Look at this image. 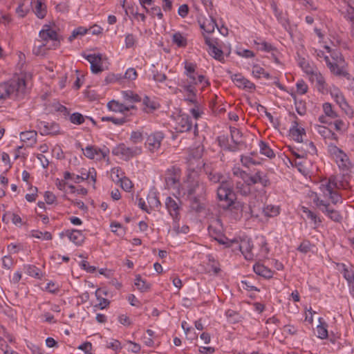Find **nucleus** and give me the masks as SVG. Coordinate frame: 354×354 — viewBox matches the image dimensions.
<instances>
[{
	"label": "nucleus",
	"instance_id": "obj_27",
	"mask_svg": "<svg viewBox=\"0 0 354 354\" xmlns=\"http://www.w3.org/2000/svg\"><path fill=\"white\" fill-rule=\"evenodd\" d=\"M32 10L37 18L44 19L47 14V6L45 0H31Z\"/></svg>",
	"mask_w": 354,
	"mask_h": 354
},
{
	"label": "nucleus",
	"instance_id": "obj_5",
	"mask_svg": "<svg viewBox=\"0 0 354 354\" xmlns=\"http://www.w3.org/2000/svg\"><path fill=\"white\" fill-rule=\"evenodd\" d=\"M184 64V75L186 79L181 80L179 86L185 88V86H192L193 88H196V86L201 84L203 88L210 85V82L206 77L202 74H199L197 70L196 64L188 61H185Z\"/></svg>",
	"mask_w": 354,
	"mask_h": 354
},
{
	"label": "nucleus",
	"instance_id": "obj_64",
	"mask_svg": "<svg viewBox=\"0 0 354 354\" xmlns=\"http://www.w3.org/2000/svg\"><path fill=\"white\" fill-rule=\"evenodd\" d=\"M136 42L135 36L133 34H127L125 37V46L127 48L133 47Z\"/></svg>",
	"mask_w": 354,
	"mask_h": 354
},
{
	"label": "nucleus",
	"instance_id": "obj_19",
	"mask_svg": "<svg viewBox=\"0 0 354 354\" xmlns=\"http://www.w3.org/2000/svg\"><path fill=\"white\" fill-rule=\"evenodd\" d=\"M59 236L60 238L67 236L71 242L77 246L81 245L85 240V236L82 231L76 229L66 230L62 232L59 233Z\"/></svg>",
	"mask_w": 354,
	"mask_h": 354
},
{
	"label": "nucleus",
	"instance_id": "obj_62",
	"mask_svg": "<svg viewBox=\"0 0 354 354\" xmlns=\"http://www.w3.org/2000/svg\"><path fill=\"white\" fill-rule=\"evenodd\" d=\"M29 12L28 8H24V3H20L16 8V13L19 17H25Z\"/></svg>",
	"mask_w": 354,
	"mask_h": 354
},
{
	"label": "nucleus",
	"instance_id": "obj_26",
	"mask_svg": "<svg viewBox=\"0 0 354 354\" xmlns=\"http://www.w3.org/2000/svg\"><path fill=\"white\" fill-rule=\"evenodd\" d=\"M231 79L239 88L248 90L255 89L254 84L245 78L241 74H234L231 76Z\"/></svg>",
	"mask_w": 354,
	"mask_h": 354
},
{
	"label": "nucleus",
	"instance_id": "obj_34",
	"mask_svg": "<svg viewBox=\"0 0 354 354\" xmlns=\"http://www.w3.org/2000/svg\"><path fill=\"white\" fill-rule=\"evenodd\" d=\"M108 109L113 112H118L124 114L128 111V108L126 107V104L120 103L116 100H111L107 103Z\"/></svg>",
	"mask_w": 354,
	"mask_h": 354
},
{
	"label": "nucleus",
	"instance_id": "obj_40",
	"mask_svg": "<svg viewBox=\"0 0 354 354\" xmlns=\"http://www.w3.org/2000/svg\"><path fill=\"white\" fill-rule=\"evenodd\" d=\"M235 187L237 192L242 196H248L251 192V185H248L244 181H237Z\"/></svg>",
	"mask_w": 354,
	"mask_h": 354
},
{
	"label": "nucleus",
	"instance_id": "obj_21",
	"mask_svg": "<svg viewBox=\"0 0 354 354\" xmlns=\"http://www.w3.org/2000/svg\"><path fill=\"white\" fill-rule=\"evenodd\" d=\"M83 57L91 64V71L93 73L97 74L103 71L101 54L83 55Z\"/></svg>",
	"mask_w": 354,
	"mask_h": 354
},
{
	"label": "nucleus",
	"instance_id": "obj_16",
	"mask_svg": "<svg viewBox=\"0 0 354 354\" xmlns=\"http://www.w3.org/2000/svg\"><path fill=\"white\" fill-rule=\"evenodd\" d=\"M334 268L340 272L346 279L351 290L354 294V272L352 270V266L344 263H337Z\"/></svg>",
	"mask_w": 354,
	"mask_h": 354
},
{
	"label": "nucleus",
	"instance_id": "obj_61",
	"mask_svg": "<svg viewBox=\"0 0 354 354\" xmlns=\"http://www.w3.org/2000/svg\"><path fill=\"white\" fill-rule=\"evenodd\" d=\"M259 245L261 247L260 251L264 255L266 256L270 252V249L268 246V243L264 236H262L260 239Z\"/></svg>",
	"mask_w": 354,
	"mask_h": 354
},
{
	"label": "nucleus",
	"instance_id": "obj_56",
	"mask_svg": "<svg viewBox=\"0 0 354 354\" xmlns=\"http://www.w3.org/2000/svg\"><path fill=\"white\" fill-rule=\"evenodd\" d=\"M310 78L313 82H316L317 88H318V86L325 84L324 77L322 76L320 73H318L316 71L310 76Z\"/></svg>",
	"mask_w": 354,
	"mask_h": 354
},
{
	"label": "nucleus",
	"instance_id": "obj_14",
	"mask_svg": "<svg viewBox=\"0 0 354 354\" xmlns=\"http://www.w3.org/2000/svg\"><path fill=\"white\" fill-rule=\"evenodd\" d=\"M180 205L181 201L178 198L174 199L171 196H167L165 201V207L175 222L180 221Z\"/></svg>",
	"mask_w": 354,
	"mask_h": 354
},
{
	"label": "nucleus",
	"instance_id": "obj_24",
	"mask_svg": "<svg viewBox=\"0 0 354 354\" xmlns=\"http://www.w3.org/2000/svg\"><path fill=\"white\" fill-rule=\"evenodd\" d=\"M41 135H58L60 133L59 124L55 122H48L41 121L39 122Z\"/></svg>",
	"mask_w": 354,
	"mask_h": 354
},
{
	"label": "nucleus",
	"instance_id": "obj_41",
	"mask_svg": "<svg viewBox=\"0 0 354 354\" xmlns=\"http://www.w3.org/2000/svg\"><path fill=\"white\" fill-rule=\"evenodd\" d=\"M252 74L257 78H260L261 77H263L266 80H270L272 77L269 73L266 72L263 68L258 65L253 66Z\"/></svg>",
	"mask_w": 354,
	"mask_h": 354
},
{
	"label": "nucleus",
	"instance_id": "obj_42",
	"mask_svg": "<svg viewBox=\"0 0 354 354\" xmlns=\"http://www.w3.org/2000/svg\"><path fill=\"white\" fill-rule=\"evenodd\" d=\"M263 213L267 217H274L279 214V207L273 205H268L263 207Z\"/></svg>",
	"mask_w": 354,
	"mask_h": 354
},
{
	"label": "nucleus",
	"instance_id": "obj_11",
	"mask_svg": "<svg viewBox=\"0 0 354 354\" xmlns=\"http://www.w3.org/2000/svg\"><path fill=\"white\" fill-rule=\"evenodd\" d=\"M84 155L89 159H96L101 160L109 156L110 150L106 146L99 148L96 146L88 145L85 149H82Z\"/></svg>",
	"mask_w": 354,
	"mask_h": 354
},
{
	"label": "nucleus",
	"instance_id": "obj_23",
	"mask_svg": "<svg viewBox=\"0 0 354 354\" xmlns=\"http://www.w3.org/2000/svg\"><path fill=\"white\" fill-rule=\"evenodd\" d=\"M235 244L237 245V248L241 252L246 260H253L254 254L252 252L253 243L250 239H243L239 243L237 241V243Z\"/></svg>",
	"mask_w": 354,
	"mask_h": 354
},
{
	"label": "nucleus",
	"instance_id": "obj_3",
	"mask_svg": "<svg viewBox=\"0 0 354 354\" xmlns=\"http://www.w3.org/2000/svg\"><path fill=\"white\" fill-rule=\"evenodd\" d=\"M332 177L324 178L319 183L320 193L312 192L313 203L328 218H332V210L330 209V199L332 198Z\"/></svg>",
	"mask_w": 354,
	"mask_h": 354
},
{
	"label": "nucleus",
	"instance_id": "obj_12",
	"mask_svg": "<svg viewBox=\"0 0 354 354\" xmlns=\"http://www.w3.org/2000/svg\"><path fill=\"white\" fill-rule=\"evenodd\" d=\"M165 135L162 131H155L149 134L145 141L146 147L151 153L157 151L161 147Z\"/></svg>",
	"mask_w": 354,
	"mask_h": 354
},
{
	"label": "nucleus",
	"instance_id": "obj_28",
	"mask_svg": "<svg viewBox=\"0 0 354 354\" xmlns=\"http://www.w3.org/2000/svg\"><path fill=\"white\" fill-rule=\"evenodd\" d=\"M253 270L257 274L266 279H271L274 273V271L267 268L264 265L260 263L254 264L253 266Z\"/></svg>",
	"mask_w": 354,
	"mask_h": 354
},
{
	"label": "nucleus",
	"instance_id": "obj_37",
	"mask_svg": "<svg viewBox=\"0 0 354 354\" xmlns=\"http://www.w3.org/2000/svg\"><path fill=\"white\" fill-rule=\"evenodd\" d=\"M172 42L178 48H185L187 45V38L180 32H175L172 35Z\"/></svg>",
	"mask_w": 354,
	"mask_h": 354
},
{
	"label": "nucleus",
	"instance_id": "obj_20",
	"mask_svg": "<svg viewBox=\"0 0 354 354\" xmlns=\"http://www.w3.org/2000/svg\"><path fill=\"white\" fill-rule=\"evenodd\" d=\"M333 98L340 109L348 117L353 115L352 108L348 105L344 97L338 89H333Z\"/></svg>",
	"mask_w": 354,
	"mask_h": 354
},
{
	"label": "nucleus",
	"instance_id": "obj_47",
	"mask_svg": "<svg viewBox=\"0 0 354 354\" xmlns=\"http://www.w3.org/2000/svg\"><path fill=\"white\" fill-rule=\"evenodd\" d=\"M315 53L316 54L317 57L321 61H324L329 68L330 71H332V62L330 61L328 55L322 50H315Z\"/></svg>",
	"mask_w": 354,
	"mask_h": 354
},
{
	"label": "nucleus",
	"instance_id": "obj_57",
	"mask_svg": "<svg viewBox=\"0 0 354 354\" xmlns=\"http://www.w3.org/2000/svg\"><path fill=\"white\" fill-rule=\"evenodd\" d=\"M310 78L313 82H316L317 88H318V86L325 84L324 77L322 76L320 73H318L316 71L310 76Z\"/></svg>",
	"mask_w": 354,
	"mask_h": 354
},
{
	"label": "nucleus",
	"instance_id": "obj_9",
	"mask_svg": "<svg viewBox=\"0 0 354 354\" xmlns=\"http://www.w3.org/2000/svg\"><path fill=\"white\" fill-rule=\"evenodd\" d=\"M39 37L42 42L46 44L49 41H53V44L47 48L48 49H56L60 45V39L57 31L52 29L48 24L43 26V28L39 32Z\"/></svg>",
	"mask_w": 354,
	"mask_h": 354
},
{
	"label": "nucleus",
	"instance_id": "obj_53",
	"mask_svg": "<svg viewBox=\"0 0 354 354\" xmlns=\"http://www.w3.org/2000/svg\"><path fill=\"white\" fill-rule=\"evenodd\" d=\"M121 187L126 192H130L133 187L132 182L126 176L119 178Z\"/></svg>",
	"mask_w": 354,
	"mask_h": 354
},
{
	"label": "nucleus",
	"instance_id": "obj_38",
	"mask_svg": "<svg viewBox=\"0 0 354 354\" xmlns=\"http://www.w3.org/2000/svg\"><path fill=\"white\" fill-rule=\"evenodd\" d=\"M200 27L207 33H212L214 31L217 24L216 20L213 17H210L209 19H206L203 24H201Z\"/></svg>",
	"mask_w": 354,
	"mask_h": 354
},
{
	"label": "nucleus",
	"instance_id": "obj_31",
	"mask_svg": "<svg viewBox=\"0 0 354 354\" xmlns=\"http://www.w3.org/2000/svg\"><path fill=\"white\" fill-rule=\"evenodd\" d=\"M144 112L149 113L158 109L159 105L155 101L151 100L147 95L142 98Z\"/></svg>",
	"mask_w": 354,
	"mask_h": 354
},
{
	"label": "nucleus",
	"instance_id": "obj_22",
	"mask_svg": "<svg viewBox=\"0 0 354 354\" xmlns=\"http://www.w3.org/2000/svg\"><path fill=\"white\" fill-rule=\"evenodd\" d=\"M192 127V120L187 114H180L176 119V130L178 132L183 133L191 130Z\"/></svg>",
	"mask_w": 354,
	"mask_h": 354
},
{
	"label": "nucleus",
	"instance_id": "obj_32",
	"mask_svg": "<svg viewBox=\"0 0 354 354\" xmlns=\"http://www.w3.org/2000/svg\"><path fill=\"white\" fill-rule=\"evenodd\" d=\"M183 91L187 93V97L185 99V101L194 104V106L199 105L196 100V88H193L192 86H185V88H181Z\"/></svg>",
	"mask_w": 354,
	"mask_h": 354
},
{
	"label": "nucleus",
	"instance_id": "obj_17",
	"mask_svg": "<svg viewBox=\"0 0 354 354\" xmlns=\"http://www.w3.org/2000/svg\"><path fill=\"white\" fill-rule=\"evenodd\" d=\"M315 130L323 138L328 147L329 153L332 151V126H325L322 124H315Z\"/></svg>",
	"mask_w": 354,
	"mask_h": 354
},
{
	"label": "nucleus",
	"instance_id": "obj_7",
	"mask_svg": "<svg viewBox=\"0 0 354 354\" xmlns=\"http://www.w3.org/2000/svg\"><path fill=\"white\" fill-rule=\"evenodd\" d=\"M207 230L210 236L226 248L233 247L234 243H237V240H230L224 235L223 223L219 218L211 221Z\"/></svg>",
	"mask_w": 354,
	"mask_h": 354
},
{
	"label": "nucleus",
	"instance_id": "obj_6",
	"mask_svg": "<svg viewBox=\"0 0 354 354\" xmlns=\"http://www.w3.org/2000/svg\"><path fill=\"white\" fill-rule=\"evenodd\" d=\"M290 117L292 118V126L290 129V136L292 139L299 142L303 143V145L300 147L301 149L304 151L306 155L308 153H314L316 152V147L314 143L309 140H306L304 142L303 136H306V131L304 128L299 127L298 118L294 113H289Z\"/></svg>",
	"mask_w": 354,
	"mask_h": 354
},
{
	"label": "nucleus",
	"instance_id": "obj_39",
	"mask_svg": "<svg viewBox=\"0 0 354 354\" xmlns=\"http://www.w3.org/2000/svg\"><path fill=\"white\" fill-rule=\"evenodd\" d=\"M134 284L142 292H147L151 288V284L142 279L140 274L136 276Z\"/></svg>",
	"mask_w": 354,
	"mask_h": 354
},
{
	"label": "nucleus",
	"instance_id": "obj_52",
	"mask_svg": "<svg viewBox=\"0 0 354 354\" xmlns=\"http://www.w3.org/2000/svg\"><path fill=\"white\" fill-rule=\"evenodd\" d=\"M100 289H97L95 292V295L97 297V299L100 301V303L95 306V308H99L100 310H103L108 307L110 304V301L105 298H102L100 296H98L97 293L99 292Z\"/></svg>",
	"mask_w": 354,
	"mask_h": 354
},
{
	"label": "nucleus",
	"instance_id": "obj_50",
	"mask_svg": "<svg viewBox=\"0 0 354 354\" xmlns=\"http://www.w3.org/2000/svg\"><path fill=\"white\" fill-rule=\"evenodd\" d=\"M102 121L112 122L115 125H122L127 122V120L125 117L118 118L115 117L104 116L102 118Z\"/></svg>",
	"mask_w": 354,
	"mask_h": 354
},
{
	"label": "nucleus",
	"instance_id": "obj_58",
	"mask_svg": "<svg viewBox=\"0 0 354 354\" xmlns=\"http://www.w3.org/2000/svg\"><path fill=\"white\" fill-rule=\"evenodd\" d=\"M153 79L158 82H163L167 80V76L165 73L158 71L157 70L151 71Z\"/></svg>",
	"mask_w": 354,
	"mask_h": 354
},
{
	"label": "nucleus",
	"instance_id": "obj_4",
	"mask_svg": "<svg viewBox=\"0 0 354 354\" xmlns=\"http://www.w3.org/2000/svg\"><path fill=\"white\" fill-rule=\"evenodd\" d=\"M26 88V79L23 75L1 83L0 84V100L21 97L25 93Z\"/></svg>",
	"mask_w": 354,
	"mask_h": 354
},
{
	"label": "nucleus",
	"instance_id": "obj_36",
	"mask_svg": "<svg viewBox=\"0 0 354 354\" xmlns=\"http://www.w3.org/2000/svg\"><path fill=\"white\" fill-rule=\"evenodd\" d=\"M259 147L261 154L264 155L269 158H273L275 157L274 152L267 142L261 140L259 143Z\"/></svg>",
	"mask_w": 354,
	"mask_h": 354
},
{
	"label": "nucleus",
	"instance_id": "obj_45",
	"mask_svg": "<svg viewBox=\"0 0 354 354\" xmlns=\"http://www.w3.org/2000/svg\"><path fill=\"white\" fill-rule=\"evenodd\" d=\"M232 174L234 176L241 178L248 184L250 174L239 167H234L232 169Z\"/></svg>",
	"mask_w": 354,
	"mask_h": 354
},
{
	"label": "nucleus",
	"instance_id": "obj_44",
	"mask_svg": "<svg viewBox=\"0 0 354 354\" xmlns=\"http://www.w3.org/2000/svg\"><path fill=\"white\" fill-rule=\"evenodd\" d=\"M227 322L230 324H236L241 321L239 313L235 310L229 309L225 312Z\"/></svg>",
	"mask_w": 354,
	"mask_h": 354
},
{
	"label": "nucleus",
	"instance_id": "obj_54",
	"mask_svg": "<svg viewBox=\"0 0 354 354\" xmlns=\"http://www.w3.org/2000/svg\"><path fill=\"white\" fill-rule=\"evenodd\" d=\"M299 66L306 74L310 75V76L315 72L309 63L306 62L305 59H302V60L299 62Z\"/></svg>",
	"mask_w": 354,
	"mask_h": 354
},
{
	"label": "nucleus",
	"instance_id": "obj_1",
	"mask_svg": "<svg viewBox=\"0 0 354 354\" xmlns=\"http://www.w3.org/2000/svg\"><path fill=\"white\" fill-rule=\"evenodd\" d=\"M178 194L189 201V207L192 211L201 213L205 210L207 184L198 178H194L189 174L187 180L179 186Z\"/></svg>",
	"mask_w": 354,
	"mask_h": 354
},
{
	"label": "nucleus",
	"instance_id": "obj_2",
	"mask_svg": "<svg viewBox=\"0 0 354 354\" xmlns=\"http://www.w3.org/2000/svg\"><path fill=\"white\" fill-rule=\"evenodd\" d=\"M203 169L208 180L212 184L221 183L217 189V198L223 209L230 208L236 200V194L228 183L223 180V175L218 171L212 163H203Z\"/></svg>",
	"mask_w": 354,
	"mask_h": 354
},
{
	"label": "nucleus",
	"instance_id": "obj_25",
	"mask_svg": "<svg viewBox=\"0 0 354 354\" xmlns=\"http://www.w3.org/2000/svg\"><path fill=\"white\" fill-rule=\"evenodd\" d=\"M257 183L261 184L263 187H266L270 185V181L266 174L260 170L257 171L254 175H250L249 176L248 185H251L252 186Z\"/></svg>",
	"mask_w": 354,
	"mask_h": 354
},
{
	"label": "nucleus",
	"instance_id": "obj_10",
	"mask_svg": "<svg viewBox=\"0 0 354 354\" xmlns=\"http://www.w3.org/2000/svg\"><path fill=\"white\" fill-rule=\"evenodd\" d=\"M333 159H335L342 175H348L351 167V164L347 155L341 149L333 147Z\"/></svg>",
	"mask_w": 354,
	"mask_h": 354
},
{
	"label": "nucleus",
	"instance_id": "obj_8",
	"mask_svg": "<svg viewBox=\"0 0 354 354\" xmlns=\"http://www.w3.org/2000/svg\"><path fill=\"white\" fill-rule=\"evenodd\" d=\"M142 153V147L141 146L129 147L124 143H120L112 149L113 155L120 156L125 161H129Z\"/></svg>",
	"mask_w": 354,
	"mask_h": 354
},
{
	"label": "nucleus",
	"instance_id": "obj_63",
	"mask_svg": "<svg viewBox=\"0 0 354 354\" xmlns=\"http://www.w3.org/2000/svg\"><path fill=\"white\" fill-rule=\"evenodd\" d=\"M138 73L135 68H129L124 73V77L127 80H134L137 78Z\"/></svg>",
	"mask_w": 354,
	"mask_h": 354
},
{
	"label": "nucleus",
	"instance_id": "obj_60",
	"mask_svg": "<svg viewBox=\"0 0 354 354\" xmlns=\"http://www.w3.org/2000/svg\"><path fill=\"white\" fill-rule=\"evenodd\" d=\"M296 86H297V91L300 95L305 94L308 91V86L305 83V82L302 80H299L297 82Z\"/></svg>",
	"mask_w": 354,
	"mask_h": 354
},
{
	"label": "nucleus",
	"instance_id": "obj_13",
	"mask_svg": "<svg viewBox=\"0 0 354 354\" xmlns=\"http://www.w3.org/2000/svg\"><path fill=\"white\" fill-rule=\"evenodd\" d=\"M180 170L176 167H171L166 171L165 180L168 188H178L180 184Z\"/></svg>",
	"mask_w": 354,
	"mask_h": 354
},
{
	"label": "nucleus",
	"instance_id": "obj_46",
	"mask_svg": "<svg viewBox=\"0 0 354 354\" xmlns=\"http://www.w3.org/2000/svg\"><path fill=\"white\" fill-rule=\"evenodd\" d=\"M30 236L37 239H41L43 240L49 241L51 240L53 236L50 232H40L39 230H32L30 232Z\"/></svg>",
	"mask_w": 354,
	"mask_h": 354
},
{
	"label": "nucleus",
	"instance_id": "obj_48",
	"mask_svg": "<svg viewBox=\"0 0 354 354\" xmlns=\"http://www.w3.org/2000/svg\"><path fill=\"white\" fill-rule=\"evenodd\" d=\"M69 120L74 124L80 125L84 122L85 118L80 113L75 112L69 116Z\"/></svg>",
	"mask_w": 354,
	"mask_h": 354
},
{
	"label": "nucleus",
	"instance_id": "obj_18",
	"mask_svg": "<svg viewBox=\"0 0 354 354\" xmlns=\"http://www.w3.org/2000/svg\"><path fill=\"white\" fill-rule=\"evenodd\" d=\"M336 57H333V75L339 77H344L349 80V75L346 71V64L341 55L335 53Z\"/></svg>",
	"mask_w": 354,
	"mask_h": 354
},
{
	"label": "nucleus",
	"instance_id": "obj_35",
	"mask_svg": "<svg viewBox=\"0 0 354 354\" xmlns=\"http://www.w3.org/2000/svg\"><path fill=\"white\" fill-rule=\"evenodd\" d=\"M37 133L35 131H26L20 133V140L24 142H28L32 145L37 142Z\"/></svg>",
	"mask_w": 354,
	"mask_h": 354
},
{
	"label": "nucleus",
	"instance_id": "obj_15",
	"mask_svg": "<svg viewBox=\"0 0 354 354\" xmlns=\"http://www.w3.org/2000/svg\"><path fill=\"white\" fill-rule=\"evenodd\" d=\"M205 43L208 46V53L215 59L218 61H221L223 59V50L218 48L217 45V41L216 39L210 38L209 37L203 34Z\"/></svg>",
	"mask_w": 354,
	"mask_h": 354
},
{
	"label": "nucleus",
	"instance_id": "obj_51",
	"mask_svg": "<svg viewBox=\"0 0 354 354\" xmlns=\"http://www.w3.org/2000/svg\"><path fill=\"white\" fill-rule=\"evenodd\" d=\"M302 212L306 214L308 219H310L312 221L316 224L317 222H321L319 218L317 217V214L310 210L308 208L306 207H301Z\"/></svg>",
	"mask_w": 354,
	"mask_h": 354
},
{
	"label": "nucleus",
	"instance_id": "obj_59",
	"mask_svg": "<svg viewBox=\"0 0 354 354\" xmlns=\"http://www.w3.org/2000/svg\"><path fill=\"white\" fill-rule=\"evenodd\" d=\"M45 290L50 293L56 294L59 291V286L50 281L46 284Z\"/></svg>",
	"mask_w": 354,
	"mask_h": 354
},
{
	"label": "nucleus",
	"instance_id": "obj_33",
	"mask_svg": "<svg viewBox=\"0 0 354 354\" xmlns=\"http://www.w3.org/2000/svg\"><path fill=\"white\" fill-rule=\"evenodd\" d=\"M121 94L123 99L129 103L133 104L142 101V97L131 90L122 91Z\"/></svg>",
	"mask_w": 354,
	"mask_h": 354
},
{
	"label": "nucleus",
	"instance_id": "obj_30",
	"mask_svg": "<svg viewBox=\"0 0 354 354\" xmlns=\"http://www.w3.org/2000/svg\"><path fill=\"white\" fill-rule=\"evenodd\" d=\"M217 140L218 142V145L225 151H228L231 152H236L239 151V149L236 148V147L229 143V139L227 136H220L217 138Z\"/></svg>",
	"mask_w": 354,
	"mask_h": 354
},
{
	"label": "nucleus",
	"instance_id": "obj_55",
	"mask_svg": "<svg viewBox=\"0 0 354 354\" xmlns=\"http://www.w3.org/2000/svg\"><path fill=\"white\" fill-rule=\"evenodd\" d=\"M148 203L151 205V207L158 208L161 206V203L157 196V195L153 193L151 195H149L148 197Z\"/></svg>",
	"mask_w": 354,
	"mask_h": 354
},
{
	"label": "nucleus",
	"instance_id": "obj_49",
	"mask_svg": "<svg viewBox=\"0 0 354 354\" xmlns=\"http://www.w3.org/2000/svg\"><path fill=\"white\" fill-rule=\"evenodd\" d=\"M144 140L143 134L139 131H133L131 133L129 140L134 145L141 143Z\"/></svg>",
	"mask_w": 354,
	"mask_h": 354
},
{
	"label": "nucleus",
	"instance_id": "obj_29",
	"mask_svg": "<svg viewBox=\"0 0 354 354\" xmlns=\"http://www.w3.org/2000/svg\"><path fill=\"white\" fill-rule=\"evenodd\" d=\"M230 131L231 140L233 143L232 145L240 149V146L243 144L242 140L243 134L241 131L239 129L232 127H230Z\"/></svg>",
	"mask_w": 354,
	"mask_h": 354
},
{
	"label": "nucleus",
	"instance_id": "obj_43",
	"mask_svg": "<svg viewBox=\"0 0 354 354\" xmlns=\"http://www.w3.org/2000/svg\"><path fill=\"white\" fill-rule=\"evenodd\" d=\"M25 268L26 272L30 277L36 279H41L42 277L40 269L34 265H27Z\"/></svg>",
	"mask_w": 354,
	"mask_h": 354
}]
</instances>
